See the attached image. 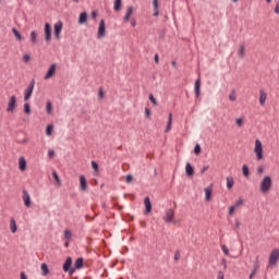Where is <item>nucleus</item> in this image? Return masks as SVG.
I'll use <instances>...</instances> for the list:
<instances>
[{
  "instance_id": "f257e3e1",
  "label": "nucleus",
  "mask_w": 279,
  "mask_h": 279,
  "mask_svg": "<svg viewBox=\"0 0 279 279\" xmlns=\"http://www.w3.org/2000/svg\"><path fill=\"white\" fill-rule=\"evenodd\" d=\"M272 186L274 181L271 180V177L265 175L259 181V193H262V195H267V193L271 191Z\"/></svg>"
},
{
  "instance_id": "f03ea898",
  "label": "nucleus",
  "mask_w": 279,
  "mask_h": 279,
  "mask_svg": "<svg viewBox=\"0 0 279 279\" xmlns=\"http://www.w3.org/2000/svg\"><path fill=\"white\" fill-rule=\"evenodd\" d=\"M123 22L124 23H130L131 27H136V19L134 17V7L129 5L126 7L124 16H123Z\"/></svg>"
},
{
  "instance_id": "7ed1b4c3",
  "label": "nucleus",
  "mask_w": 279,
  "mask_h": 279,
  "mask_svg": "<svg viewBox=\"0 0 279 279\" xmlns=\"http://www.w3.org/2000/svg\"><path fill=\"white\" fill-rule=\"evenodd\" d=\"M279 260V248H274L268 257V267H276Z\"/></svg>"
},
{
  "instance_id": "20e7f679",
  "label": "nucleus",
  "mask_w": 279,
  "mask_h": 279,
  "mask_svg": "<svg viewBox=\"0 0 279 279\" xmlns=\"http://www.w3.org/2000/svg\"><path fill=\"white\" fill-rule=\"evenodd\" d=\"M56 73H58V63H51L44 75V80L47 81L56 77Z\"/></svg>"
},
{
  "instance_id": "39448f33",
  "label": "nucleus",
  "mask_w": 279,
  "mask_h": 279,
  "mask_svg": "<svg viewBox=\"0 0 279 279\" xmlns=\"http://www.w3.org/2000/svg\"><path fill=\"white\" fill-rule=\"evenodd\" d=\"M254 154L257 161H260L264 158L263 142H260V140H255Z\"/></svg>"
},
{
  "instance_id": "423d86ee",
  "label": "nucleus",
  "mask_w": 279,
  "mask_h": 279,
  "mask_svg": "<svg viewBox=\"0 0 279 279\" xmlns=\"http://www.w3.org/2000/svg\"><path fill=\"white\" fill-rule=\"evenodd\" d=\"M14 110H16V96H10L7 104V112L13 114Z\"/></svg>"
},
{
  "instance_id": "0eeeda50",
  "label": "nucleus",
  "mask_w": 279,
  "mask_h": 279,
  "mask_svg": "<svg viewBox=\"0 0 279 279\" xmlns=\"http://www.w3.org/2000/svg\"><path fill=\"white\" fill-rule=\"evenodd\" d=\"M97 38L98 40H101V38H106V21L104 20H100L99 22Z\"/></svg>"
},
{
  "instance_id": "6e6552de",
  "label": "nucleus",
  "mask_w": 279,
  "mask_h": 279,
  "mask_svg": "<svg viewBox=\"0 0 279 279\" xmlns=\"http://www.w3.org/2000/svg\"><path fill=\"white\" fill-rule=\"evenodd\" d=\"M174 219H175V211H173V209H167L165 211L163 221L166 223H173Z\"/></svg>"
},
{
  "instance_id": "1a4fd4ad",
  "label": "nucleus",
  "mask_w": 279,
  "mask_h": 279,
  "mask_svg": "<svg viewBox=\"0 0 279 279\" xmlns=\"http://www.w3.org/2000/svg\"><path fill=\"white\" fill-rule=\"evenodd\" d=\"M62 27H63L62 21H58L53 25V36L57 40H60V34H62Z\"/></svg>"
},
{
  "instance_id": "9d476101",
  "label": "nucleus",
  "mask_w": 279,
  "mask_h": 279,
  "mask_svg": "<svg viewBox=\"0 0 279 279\" xmlns=\"http://www.w3.org/2000/svg\"><path fill=\"white\" fill-rule=\"evenodd\" d=\"M22 199L24 203V206L26 208H31L32 207V196H29V192H27V190H23L22 192Z\"/></svg>"
},
{
  "instance_id": "9b49d317",
  "label": "nucleus",
  "mask_w": 279,
  "mask_h": 279,
  "mask_svg": "<svg viewBox=\"0 0 279 279\" xmlns=\"http://www.w3.org/2000/svg\"><path fill=\"white\" fill-rule=\"evenodd\" d=\"M44 36L46 43H51V25L49 23H46L44 26Z\"/></svg>"
},
{
  "instance_id": "f8f14e48",
  "label": "nucleus",
  "mask_w": 279,
  "mask_h": 279,
  "mask_svg": "<svg viewBox=\"0 0 279 279\" xmlns=\"http://www.w3.org/2000/svg\"><path fill=\"white\" fill-rule=\"evenodd\" d=\"M34 93V81H32L27 88L24 92V101H28V99L32 97V94Z\"/></svg>"
},
{
  "instance_id": "ddd939ff",
  "label": "nucleus",
  "mask_w": 279,
  "mask_h": 279,
  "mask_svg": "<svg viewBox=\"0 0 279 279\" xmlns=\"http://www.w3.org/2000/svg\"><path fill=\"white\" fill-rule=\"evenodd\" d=\"M72 239H73V233L71 232V230L65 229L63 231V241L65 243V247H69V244L71 243Z\"/></svg>"
},
{
  "instance_id": "4468645a",
  "label": "nucleus",
  "mask_w": 279,
  "mask_h": 279,
  "mask_svg": "<svg viewBox=\"0 0 279 279\" xmlns=\"http://www.w3.org/2000/svg\"><path fill=\"white\" fill-rule=\"evenodd\" d=\"M71 265H73V259L71 257H68L65 263L63 264V271L75 274V268H71Z\"/></svg>"
},
{
  "instance_id": "2eb2a0df",
  "label": "nucleus",
  "mask_w": 279,
  "mask_h": 279,
  "mask_svg": "<svg viewBox=\"0 0 279 279\" xmlns=\"http://www.w3.org/2000/svg\"><path fill=\"white\" fill-rule=\"evenodd\" d=\"M80 191H82V193L88 191V182L86 181V177H84V174L80 175Z\"/></svg>"
},
{
  "instance_id": "dca6fc26",
  "label": "nucleus",
  "mask_w": 279,
  "mask_h": 279,
  "mask_svg": "<svg viewBox=\"0 0 279 279\" xmlns=\"http://www.w3.org/2000/svg\"><path fill=\"white\" fill-rule=\"evenodd\" d=\"M144 206H145L144 215H149V213H151V201L149 199V196H146L144 198Z\"/></svg>"
},
{
  "instance_id": "f3484780",
  "label": "nucleus",
  "mask_w": 279,
  "mask_h": 279,
  "mask_svg": "<svg viewBox=\"0 0 279 279\" xmlns=\"http://www.w3.org/2000/svg\"><path fill=\"white\" fill-rule=\"evenodd\" d=\"M195 173V169L191 166V162H187L185 165V175H187V178H193Z\"/></svg>"
},
{
  "instance_id": "a211bd4d",
  "label": "nucleus",
  "mask_w": 279,
  "mask_h": 279,
  "mask_svg": "<svg viewBox=\"0 0 279 279\" xmlns=\"http://www.w3.org/2000/svg\"><path fill=\"white\" fill-rule=\"evenodd\" d=\"M19 169L20 171H25V169H27V160L25 159V157L19 158Z\"/></svg>"
},
{
  "instance_id": "6ab92c4d",
  "label": "nucleus",
  "mask_w": 279,
  "mask_h": 279,
  "mask_svg": "<svg viewBox=\"0 0 279 279\" xmlns=\"http://www.w3.org/2000/svg\"><path fill=\"white\" fill-rule=\"evenodd\" d=\"M226 184H227L228 191H232V187L234 186V177L232 175L227 177Z\"/></svg>"
},
{
  "instance_id": "aec40b11",
  "label": "nucleus",
  "mask_w": 279,
  "mask_h": 279,
  "mask_svg": "<svg viewBox=\"0 0 279 279\" xmlns=\"http://www.w3.org/2000/svg\"><path fill=\"white\" fill-rule=\"evenodd\" d=\"M266 102H267V93H265V90H260L259 92V104H260V106H265Z\"/></svg>"
},
{
  "instance_id": "412c9836",
  "label": "nucleus",
  "mask_w": 279,
  "mask_h": 279,
  "mask_svg": "<svg viewBox=\"0 0 279 279\" xmlns=\"http://www.w3.org/2000/svg\"><path fill=\"white\" fill-rule=\"evenodd\" d=\"M88 21V14L86 12H83L78 16V25H84Z\"/></svg>"
},
{
  "instance_id": "4be33fe9",
  "label": "nucleus",
  "mask_w": 279,
  "mask_h": 279,
  "mask_svg": "<svg viewBox=\"0 0 279 279\" xmlns=\"http://www.w3.org/2000/svg\"><path fill=\"white\" fill-rule=\"evenodd\" d=\"M173 121V114L172 113H169V117H168V123H167V126L165 129V133L167 134L168 132H171V123Z\"/></svg>"
},
{
  "instance_id": "5701e85b",
  "label": "nucleus",
  "mask_w": 279,
  "mask_h": 279,
  "mask_svg": "<svg viewBox=\"0 0 279 279\" xmlns=\"http://www.w3.org/2000/svg\"><path fill=\"white\" fill-rule=\"evenodd\" d=\"M10 230L12 234H16L17 227H16V220H14V218L10 219Z\"/></svg>"
},
{
  "instance_id": "b1692460",
  "label": "nucleus",
  "mask_w": 279,
  "mask_h": 279,
  "mask_svg": "<svg viewBox=\"0 0 279 279\" xmlns=\"http://www.w3.org/2000/svg\"><path fill=\"white\" fill-rule=\"evenodd\" d=\"M52 178L57 186H62V181L60 180V177L58 175L57 171H52Z\"/></svg>"
},
{
  "instance_id": "393cba45",
  "label": "nucleus",
  "mask_w": 279,
  "mask_h": 279,
  "mask_svg": "<svg viewBox=\"0 0 279 279\" xmlns=\"http://www.w3.org/2000/svg\"><path fill=\"white\" fill-rule=\"evenodd\" d=\"M238 56L239 58H245V45L241 44L238 47Z\"/></svg>"
},
{
  "instance_id": "a878e982",
  "label": "nucleus",
  "mask_w": 279,
  "mask_h": 279,
  "mask_svg": "<svg viewBox=\"0 0 279 279\" xmlns=\"http://www.w3.org/2000/svg\"><path fill=\"white\" fill-rule=\"evenodd\" d=\"M213 195V187L205 189V202H210V197Z\"/></svg>"
},
{
  "instance_id": "bb28decb",
  "label": "nucleus",
  "mask_w": 279,
  "mask_h": 279,
  "mask_svg": "<svg viewBox=\"0 0 279 279\" xmlns=\"http://www.w3.org/2000/svg\"><path fill=\"white\" fill-rule=\"evenodd\" d=\"M201 86H202V83H201L199 78H197L195 81V84H194V90H195V96L196 97H199V88H201Z\"/></svg>"
},
{
  "instance_id": "cd10ccee",
  "label": "nucleus",
  "mask_w": 279,
  "mask_h": 279,
  "mask_svg": "<svg viewBox=\"0 0 279 279\" xmlns=\"http://www.w3.org/2000/svg\"><path fill=\"white\" fill-rule=\"evenodd\" d=\"M46 112L47 114H51L53 112V105L51 104V100L46 102Z\"/></svg>"
},
{
  "instance_id": "c85d7f7f",
  "label": "nucleus",
  "mask_w": 279,
  "mask_h": 279,
  "mask_svg": "<svg viewBox=\"0 0 279 279\" xmlns=\"http://www.w3.org/2000/svg\"><path fill=\"white\" fill-rule=\"evenodd\" d=\"M40 269H41V275L43 276H48L49 275V267L47 266V264H41L40 266Z\"/></svg>"
},
{
  "instance_id": "c756f323",
  "label": "nucleus",
  "mask_w": 279,
  "mask_h": 279,
  "mask_svg": "<svg viewBox=\"0 0 279 279\" xmlns=\"http://www.w3.org/2000/svg\"><path fill=\"white\" fill-rule=\"evenodd\" d=\"M154 14L153 16H158V0H153Z\"/></svg>"
},
{
  "instance_id": "7c9ffc66",
  "label": "nucleus",
  "mask_w": 279,
  "mask_h": 279,
  "mask_svg": "<svg viewBox=\"0 0 279 279\" xmlns=\"http://www.w3.org/2000/svg\"><path fill=\"white\" fill-rule=\"evenodd\" d=\"M37 38H38V34L36 33V31L31 32V43L33 45H36Z\"/></svg>"
},
{
  "instance_id": "2f4dec72",
  "label": "nucleus",
  "mask_w": 279,
  "mask_h": 279,
  "mask_svg": "<svg viewBox=\"0 0 279 279\" xmlns=\"http://www.w3.org/2000/svg\"><path fill=\"white\" fill-rule=\"evenodd\" d=\"M113 10L116 12H120V10H121V0H114V2H113Z\"/></svg>"
},
{
  "instance_id": "473e14b6",
  "label": "nucleus",
  "mask_w": 279,
  "mask_h": 279,
  "mask_svg": "<svg viewBox=\"0 0 279 279\" xmlns=\"http://www.w3.org/2000/svg\"><path fill=\"white\" fill-rule=\"evenodd\" d=\"M12 33L14 34L16 40H19L20 43L21 40H23V36L21 35V33H19L16 28H12Z\"/></svg>"
},
{
  "instance_id": "72a5a7b5",
  "label": "nucleus",
  "mask_w": 279,
  "mask_h": 279,
  "mask_svg": "<svg viewBox=\"0 0 279 279\" xmlns=\"http://www.w3.org/2000/svg\"><path fill=\"white\" fill-rule=\"evenodd\" d=\"M51 134H53V124H48L46 126V135L51 136Z\"/></svg>"
},
{
  "instance_id": "f704fd0d",
  "label": "nucleus",
  "mask_w": 279,
  "mask_h": 279,
  "mask_svg": "<svg viewBox=\"0 0 279 279\" xmlns=\"http://www.w3.org/2000/svg\"><path fill=\"white\" fill-rule=\"evenodd\" d=\"M83 265H84V259L77 258L75 260V269H82Z\"/></svg>"
},
{
  "instance_id": "c9c22d12",
  "label": "nucleus",
  "mask_w": 279,
  "mask_h": 279,
  "mask_svg": "<svg viewBox=\"0 0 279 279\" xmlns=\"http://www.w3.org/2000/svg\"><path fill=\"white\" fill-rule=\"evenodd\" d=\"M242 173H243L244 178H248L250 177V168L244 165L242 167Z\"/></svg>"
},
{
  "instance_id": "e433bc0d",
  "label": "nucleus",
  "mask_w": 279,
  "mask_h": 279,
  "mask_svg": "<svg viewBox=\"0 0 279 279\" xmlns=\"http://www.w3.org/2000/svg\"><path fill=\"white\" fill-rule=\"evenodd\" d=\"M236 208H238L236 206L231 205V206L229 207V209H228V215H229L230 217H232V215H234Z\"/></svg>"
},
{
  "instance_id": "4c0bfd02",
  "label": "nucleus",
  "mask_w": 279,
  "mask_h": 279,
  "mask_svg": "<svg viewBox=\"0 0 279 279\" xmlns=\"http://www.w3.org/2000/svg\"><path fill=\"white\" fill-rule=\"evenodd\" d=\"M243 123H244L243 118L235 119V125H238V128H243Z\"/></svg>"
},
{
  "instance_id": "58836bf2",
  "label": "nucleus",
  "mask_w": 279,
  "mask_h": 279,
  "mask_svg": "<svg viewBox=\"0 0 279 279\" xmlns=\"http://www.w3.org/2000/svg\"><path fill=\"white\" fill-rule=\"evenodd\" d=\"M149 101L153 104V106H158V101L154 97V94H150L148 97Z\"/></svg>"
},
{
  "instance_id": "ea45409f",
  "label": "nucleus",
  "mask_w": 279,
  "mask_h": 279,
  "mask_svg": "<svg viewBox=\"0 0 279 279\" xmlns=\"http://www.w3.org/2000/svg\"><path fill=\"white\" fill-rule=\"evenodd\" d=\"M92 169H94L96 173H99V163L92 161Z\"/></svg>"
},
{
  "instance_id": "a19ab883",
  "label": "nucleus",
  "mask_w": 279,
  "mask_h": 279,
  "mask_svg": "<svg viewBox=\"0 0 279 279\" xmlns=\"http://www.w3.org/2000/svg\"><path fill=\"white\" fill-rule=\"evenodd\" d=\"M201 153H202V146H199V144H196L194 147V154H196V156H199Z\"/></svg>"
},
{
  "instance_id": "79ce46f5",
  "label": "nucleus",
  "mask_w": 279,
  "mask_h": 279,
  "mask_svg": "<svg viewBox=\"0 0 279 279\" xmlns=\"http://www.w3.org/2000/svg\"><path fill=\"white\" fill-rule=\"evenodd\" d=\"M24 112H25V114H31V112H32L29 104H27V102L24 104Z\"/></svg>"
},
{
  "instance_id": "37998d69",
  "label": "nucleus",
  "mask_w": 279,
  "mask_h": 279,
  "mask_svg": "<svg viewBox=\"0 0 279 279\" xmlns=\"http://www.w3.org/2000/svg\"><path fill=\"white\" fill-rule=\"evenodd\" d=\"M221 250H222L225 256H230V250H228V246H226V244H223L221 246Z\"/></svg>"
},
{
  "instance_id": "c03bdc74",
  "label": "nucleus",
  "mask_w": 279,
  "mask_h": 279,
  "mask_svg": "<svg viewBox=\"0 0 279 279\" xmlns=\"http://www.w3.org/2000/svg\"><path fill=\"white\" fill-rule=\"evenodd\" d=\"M256 171H257V175H263V173H265V168L263 166H258Z\"/></svg>"
},
{
  "instance_id": "a18cd8bd",
  "label": "nucleus",
  "mask_w": 279,
  "mask_h": 279,
  "mask_svg": "<svg viewBox=\"0 0 279 279\" xmlns=\"http://www.w3.org/2000/svg\"><path fill=\"white\" fill-rule=\"evenodd\" d=\"M233 205L240 208V206H243V198H238Z\"/></svg>"
},
{
  "instance_id": "49530a36",
  "label": "nucleus",
  "mask_w": 279,
  "mask_h": 279,
  "mask_svg": "<svg viewBox=\"0 0 279 279\" xmlns=\"http://www.w3.org/2000/svg\"><path fill=\"white\" fill-rule=\"evenodd\" d=\"M229 99L231 100V101H236V94L233 92V93H231L230 95H229Z\"/></svg>"
},
{
  "instance_id": "de8ad7c7",
  "label": "nucleus",
  "mask_w": 279,
  "mask_h": 279,
  "mask_svg": "<svg viewBox=\"0 0 279 279\" xmlns=\"http://www.w3.org/2000/svg\"><path fill=\"white\" fill-rule=\"evenodd\" d=\"M256 271H258V266H256L253 271L250 275V279L254 278L256 276Z\"/></svg>"
},
{
  "instance_id": "09e8293b",
  "label": "nucleus",
  "mask_w": 279,
  "mask_h": 279,
  "mask_svg": "<svg viewBox=\"0 0 279 279\" xmlns=\"http://www.w3.org/2000/svg\"><path fill=\"white\" fill-rule=\"evenodd\" d=\"M126 184H130V182H132L133 178H132V174H128L125 178H124Z\"/></svg>"
},
{
  "instance_id": "8fccbe9b",
  "label": "nucleus",
  "mask_w": 279,
  "mask_h": 279,
  "mask_svg": "<svg viewBox=\"0 0 279 279\" xmlns=\"http://www.w3.org/2000/svg\"><path fill=\"white\" fill-rule=\"evenodd\" d=\"M56 156V151L53 149L48 150V158H53Z\"/></svg>"
},
{
  "instance_id": "3c124183",
  "label": "nucleus",
  "mask_w": 279,
  "mask_h": 279,
  "mask_svg": "<svg viewBox=\"0 0 279 279\" xmlns=\"http://www.w3.org/2000/svg\"><path fill=\"white\" fill-rule=\"evenodd\" d=\"M145 117L146 119H149V117H151V111L148 108H145Z\"/></svg>"
},
{
  "instance_id": "603ef678",
  "label": "nucleus",
  "mask_w": 279,
  "mask_h": 279,
  "mask_svg": "<svg viewBox=\"0 0 279 279\" xmlns=\"http://www.w3.org/2000/svg\"><path fill=\"white\" fill-rule=\"evenodd\" d=\"M29 60H32V57H29V54H24V56H23V61H24V62L27 63V62H29Z\"/></svg>"
},
{
  "instance_id": "864d4df0",
  "label": "nucleus",
  "mask_w": 279,
  "mask_h": 279,
  "mask_svg": "<svg viewBox=\"0 0 279 279\" xmlns=\"http://www.w3.org/2000/svg\"><path fill=\"white\" fill-rule=\"evenodd\" d=\"M98 99H104V89L98 90Z\"/></svg>"
},
{
  "instance_id": "5fc2aeb1",
  "label": "nucleus",
  "mask_w": 279,
  "mask_h": 279,
  "mask_svg": "<svg viewBox=\"0 0 279 279\" xmlns=\"http://www.w3.org/2000/svg\"><path fill=\"white\" fill-rule=\"evenodd\" d=\"M210 168V166H204L201 170V173H206V171H208V169Z\"/></svg>"
},
{
  "instance_id": "6e6d98bb",
  "label": "nucleus",
  "mask_w": 279,
  "mask_h": 279,
  "mask_svg": "<svg viewBox=\"0 0 279 279\" xmlns=\"http://www.w3.org/2000/svg\"><path fill=\"white\" fill-rule=\"evenodd\" d=\"M217 279H225L223 272L219 271L218 276H217Z\"/></svg>"
},
{
  "instance_id": "4d7b16f0",
  "label": "nucleus",
  "mask_w": 279,
  "mask_h": 279,
  "mask_svg": "<svg viewBox=\"0 0 279 279\" xmlns=\"http://www.w3.org/2000/svg\"><path fill=\"white\" fill-rule=\"evenodd\" d=\"M222 266H223L225 269L228 268V262L226 259H222Z\"/></svg>"
},
{
  "instance_id": "13d9d810",
  "label": "nucleus",
  "mask_w": 279,
  "mask_h": 279,
  "mask_svg": "<svg viewBox=\"0 0 279 279\" xmlns=\"http://www.w3.org/2000/svg\"><path fill=\"white\" fill-rule=\"evenodd\" d=\"M20 279H27V275H25V272H21Z\"/></svg>"
},
{
  "instance_id": "bf43d9fd",
  "label": "nucleus",
  "mask_w": 279,
  "mask_h": 279,
  "mask_svg": "<svg viewBox=\"0 0 279 279\" xmlns=\"http://www.w3.org/2000/svg\"><path fill=\"white\" fill-rule=\"evenodd\" d=\"M174 260H180V253H175Z\"/></svg>"
},
{
  "instance_id": "052dcab7",
  "label": "nucleus",
  "mask_w": 279,
  "mask_h": 279,
  "mask_svg": "<svg viewBox=\"0 0 279 279\" xmlns=\"http://www.w3.org/2000/svg\"><path fill=\"white\" fill-rule=\"evenodd\" d=\"M92 19H97V12L95 11L92 12Z\"/></svg>"
},
{
  "instance_id": "680f3d73",
  "label": "nucleus",
  "mask_w": 279,
  "mask_h": 279,
  "mask_svg": "<svg viewBox=\"0 0 279 279\" xmlns=\"http://www.w3.org/2000/svg\"><path fill=\"white\" fill-rule=\"evenodd\" d=\"M158 60H159L158 54H155V62H156V64H158Z\"/></svg>"
},
{
  "instance_id": "e2e57ef3",
  "label": "nucleus",
  "mask_w": 279,
  "mask_h": 279,
  "mask_svg": "<svg viewBox=\"0 0 279 279\" xmlns=\"http://www.w3.org/2000/svg\"><path fill=\"white\" fill-rule=\"evenodd\" d=\"M232 3H239V0H231Z\"/></svg>"
},
{
  "instance_id": "0e129e2a",
  "label": "nucleus",
  "mask_w": 279,
  "mask_h": 279,
  "mask_svg": "<svg viewBox=\"0 0 279 279\" xmlns=\"http://www.w3.org/2000/svg\"><path fill=\"white\" fill-rule=\"evenodd\" d=\"M74 1V3H80V0H73Z\"/></svg>"
},
{
  "instance_id": "69168bd1",
  "label": "nucleus",
  "mask_w": 279,
  "mask_h": 279,
  "mask_svg": "<svg viewBox=\"0 0 279 279\" xmlns=\"http://www.w3.org/2000/svg\"><path fill=\"white\" fill-rule=\"evenodd\" d=\"M172 66H175V61H172Z\"/></svg>"
},
{
  "instance_id": "338daca9",
  "label": "nucleus",
  "mask_w": 279,
  "mask_h": 279,
  "mask_svg": "<svg viewBox=\"0 0 279 279\" xmlns=\"http://www.w3.org/2000/svg\"><path fill=\"white\" fill-rule=\"evenodd\" d=\"M268 3H271V0H266Z\"/></svg>"
},
{
  "instance_id": "774afa93",
  "label": "nucleus",
  "mask_w": 279,
  "mask_h": 279,
  "mask_svg": "<svg viewBox=\"0 0 279 279\" xmlns=\"http://www.w3.org/2000/svg\"><path fill=\"white\" fill-rule=\"evenodd\" d=\"M235 227L239 228V222H236Z\"/></svg>"
}]
</instances>
